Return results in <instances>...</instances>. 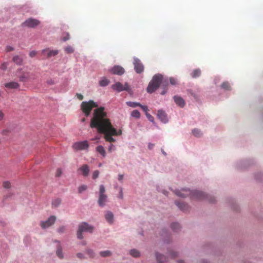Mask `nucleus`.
<instances>
[{
	"instance_id": "nucleus-1",
	"label": "nucleus",
	"mask_w": 263,
	"mask_h": 263,
	"mask_svg": "<svg viewBox=\"0 0 263 263\" xmlns=\"http://www.w3.org/2000/svg\"><path fill=\"white\" fill-rule=\"evenodd\" d=\"M104 107H100L95 109L93 117L91 119L90 126L91 128H97L99 133L104 135L106 141L111 143L116 141L112 137L114 136L122 135V130H117L112 125L110 120L107 117V113L104 111Z\"/></svg>"
},
{
	"instance_id": "nucleus-2",
	"label": "nucleus",
	"mask_w": 263,
	"mask_h": 263,
	"mask_svg": "<svg viewBox=\"0 0 263 263\" xmlns=\"http://www.w3.org/2000/svg\"><path fill=\"white\" fill-rule=\"evenodd\" d=\"M174 193L176 195L181 197H185L187 196H191L192 199L198 200H202L208 198V196L202 192L191 191L185 189H183L181 190H175Z\"/></svg>"
},
{
	"instance_id": "nucleus-3",
	"label": "nucleus",
	"mask_w": 263,
	"mask_h": 263,
	"mask_svg": "<svg viewBox=\"0 0 263 263\" xmlns=\"http://www.w3.org/2000/svg\"><path fill=\"white\" fill-rule=\"evenodd\" d=\"M161 83H162L163 86L167 85L166 81H163V77L161 74H155L148 85L147 91L150 93L154 92L159 88Z\"/></svg>"
},
{
	"instance_id": "nucleus-4",
	"label": "nucleus",
	"mask_w": 263,
	"mask_h": 263,
	"mask_svg": "<svg viewBox=\"0 0 263 263\" xmlns=\"http://www.w3.org/2000/svg\"><path fill=\"white\" fill-rule=\"evenodd\" d=\"M98 105L93 100L82 102L81 105V108L86 117H88L93 108L98 107Z\"/></svg>"
},
{
	"instance_id": "nucleus-5",
	"label": "nucleus",
	"mask_w": 263,
	"mask_h": 263,
	"mask_svg": "<svg viewBox=\"0 0 263 263\" xmlns=\"http://www.w3.org/2000/svg\"><path fill=\"white\" fill-rule=\"evenodd\" d=\"M93 228L86 222L80 224L77 232V237L79 239H82V233L84 232H92Z\"/></svg>"
},
{
	"instance_id": "nucleus-6",
	"label": "nucleus",
	"mask_w": 263,
	"mask_h": 263,
	"mask_svg": "<svg viewBox=\"0 0 263 263\" xmlns=\"http://www.w3.org/2000/svg\"><path fill=\"white\" fill-rule=\"evenodd\" d=\"M89 147V144L86 140L76 142L72 145V148L76 151H82L87 149Z\"/></svg>"
},
{
	"instance_id": "nucleus-7",
	"label": "nucleus",
	"mask_w": 263,
	"mask_h": 263,
	"mask_svg": "<svg viewBox=\"0 0 263 263\" xmlns=\"http://www.w3.org/2000/svg\"><path fill=\"white\" fill-rule=\"evenodd\" d=\"M111 88L118 92H120L123 90L128 91L130 89L129 86L127 83H125L124 85H123L120 82H116L115 84L111 86Z\"/></svg>"
},
{
	"instance_id": "nucleus-8",
	"label": "nucleus",
	"mask_w": 263,
	"mask_h": 263,
	"mask_svg": "<svg viewBox=\"0 0 263 263\" xmlns=\"http://www.w3.org/2000/svg\"><path fill=\"white\" fill-rule=\"evenodd\" d=\"M40 24V21L36 19L29 18L26 20L23 24L22 25L25 27L29 28H34Z\"/></svg>"
},
{
	"instance_id": "nucleus-9",
	"label": "nucleus",
	"mask_w": 263,
	"mask_h": 263,
	"mask_svg": "<svg viewBox=\"0 0 263 263\" xmlns=\"http://www.w3.org/2000/svg\"><path fill=\"white\" fill-rule=\"evenodd\" d=\"M134 69L137 73H141L144 70V66L141 61L137 58H134Z\"/></svg>"
},
{
	"instance_id": "nucleus-10",
	"label": "nucleus",
	"mask_w": 263,
	"mask_h": 263,
	"mask_svg": "<svg viewBox=\"0 0 263 263\" xmlns=\"http://www.w3.org/2000/svg\"><path fill=\"white\" fill-rule=\"evenodd\" d=\"M77 172L79 174L87 177L89 175L90 168L87 164H83L78 169Z\"/></svg>"
},
{
	"instance_id": "nucleus-11",
	"label": "nucleus",
	"mask_w": 263,
	"mask_h": 263,
	"mask_svg": "<svg viewBox=\"0 0 263 263\" xmlns=\"http://www.w3.org/2000/svg\"><path fill=\"white\" fill-rule=\"evenodd\" d=\"M56 217L54 216H50L48 219L45 221H42L41 223V226L42 228L45 229L52 226L55 222Z\"/></svg>"
},
{
	"instance_id": "nucleus-12",
	"label": "nucleus",
	"mask_w": 263,
	"mask_h": 263,
	"mask_svg": "<svg viewBox=\"0 0 263 263\" xmlns=\"http://www.w3.org/2000/svg\"><path fill=\"white\" fill-rule=\"evenodd\" d=\"M110 71L114 74H117L119 76L122 75L125 72L123 67L118 65L114 66L110 70Z\"/></svg>"
},
{
	"instance_id": "nucleus-13",
	"label": "nucleus",
	"mask_w": 263,
	"mask_h": 263,
	"mask_svg": "<svg viewBox=\"0 0 263 263\" xmlns=\"http://www.w3.org/2000/svg\"><path fill=\"white\" fill-rule=\"evenodd\" d=\"M158 118L163 123H166L168 121L166 114L165 112L162 110H159L157 113Z\"/></svg>"
},
{
	"instance_id": "nucleus-14",
	"label": "nucleus",
	"mask_w": 263,
	"mask_h": 263,
	"mask_svg": "<svg viewBox=\"0 0 263 263\" xmlns=\"http://www.w3.org/2000/svg\"><path fill=\"white\" fill-rule=\"evenodd\" d=\"M174 101L175 103L180 107H183L185 105L184 100L180 97L179 96H174Z\"/></svg>"
},
{
	"instance_id": "nucleus-15",
	"label": "nucleus",
	"mask_w": 263,
	"mask_h": 263,
	"mask_svg": "<svg viewBox=\"0 0 263 263\" xmlns=\"http://www.w3.org/2000/svg\"><path fill=\"white\" fill-rule=\"evenodd\" d=\"M107 200V196L105 194L99 195L98 204L100 206H103Z\"/></svg>"
},
{
	"instance_id": "nucleus-16",
	"label": "nucleus",
	"mask_w": 263,
	"mask_h": 263,
	"mask_svg": "<svg viewBox=\"0 0 263 263\" xmlns=\"http://www.w3.org/2000/svg\"><path fill=\"white\" fill-rule=\"evenodd\" d=\"M23 58L18 55H16L13 57L12 61L17 65H21L23 63Z\"/></svg>"
},
{
	"instance_id": "nucleus-17",
	"label": "nucleus",
	"mask_w": 263,
	"mask_h": 263,
	"mask_svg": "<svg viewBox=\"0 0 263 263\" xmlns=\"http://www.w3.org/2000/svg\"><path fill=\"white\" fill-rule=\"evenodd\" d=\"M5 86L6 88H10V89H15V88H17L19 87V84L17 82H11L6 83L5 84Z\"/></svg>"
},
{
	"instance_id": "nucleus-18",
	"label": "nucleus",
	"mask_w": 263,
	"mask_h": 263,
	"mask_svg": "<svg viewBox=\"0 0 263 263\" xmlns=\"http://www.w3.org/2000/svg\"><path fill=\"white\" fill-rule=\"evenodd\" d=\"M106 220L110 223H112L114 220V215L112 212L108 211L105 214Z\"/></svg>"
},
{
	"instance_id": "nucleus-19",
	"label": "nucleus",
	"mask_w": 263,
	"mask_h": 263,
	"mask_svg": "<svg viewBox=\"0 0 263 263\" xmlns=\"http://www.w3.org/2000/svg\"><path fill=\"white\" fill-rule=\"evenodd\" d=\"M156 259L158 263H164L166 258L164 255L157 253L156 254Z\"/></svg>"
},
{
	"instance_id": "nucleus-20",
	"label": "nucleus",
	"mask_w": 263,
	"mask_h": 263,
	"mask_svg": "<svg viewBox=\"0 0 263 263\" xmlns=\"http://www.w3.org/2000/svg\"><path fill=\"white\" fill-rule=\"evenodd\" d=\"M176 204L182 211H185L188 209L187 205L183 202H176Z\"/></svg>"
},
{
	"instance_id": "nucleus-21",
	"label": "nucleus",
	"mask_w": 263,
	"mask_h": 263,
	"mask_svg": "<svg viewBox=\"0 0 263 263\" xmlns=\"http://www.w3.org/2000/svg\"><path fill=\"white\" fill-rule=\"evenodd\" d=\"M96 151L100 154L103 157L106 156V152L104 148L102 145H99L96 147Z\"/></svg>"
},
{
	"instance_id": "nucleus-22",
	"label": "nucleus",
	"mask_w": 263,
	"mask_h": 263,
	"mask_svg": "<svg viewBox=\"0 0 263 263\" xmlns=\"http://www.w3.org/2000/svg\"><path fill=\"white\" fill-rule=\"evenodd\" d=\"M99 254L101 257H106L110 256L112 254V253L110 251L106 250V251L100 252Z\"/></svg>"
},
{
	"instance_id": "nucleus-23",
	"label": "nucleus",
	"mask_w": 263,
	"mask_h": 263,
	"mask_svg": "<svg viewBox=\"0 0 263 263\" xmlns=\"http://www.w3.org/2000/svg\"><path fill=\"white\" fill-rule=\"evenodd\" d=\"M201 74V70L199 69H196L193 71L191 75L193 78L199 77Z\"/></svg>"
},
{
	"instance_id": "nucleus-24",
	"label": "nucleus",
	"mask_w": 263,
	"mask_h": 263,
	"mask_svg": "<svg viewBox=\"0 0 263 263\" xmlns=\"http://www.w3.org/2000/svg\"><path fill=\"white\" fill-rule=\"evenodd\" d=\"M109 81L105 78L99 81V84L101 86L104 87L108 85Z\"/></svg>"
},
{
	"instance_id": "nucleus-25",
	"label": "nucleus",
	"mask_w": 263,
	"mask_h": 263,
	"mask_svg": "<svg viewBox=\"0 0 263 263\" xmlns=\"http://www.w3.org/2000/svg\"><path fill=\"white\" fill-rule=\"evenodd\" d=\"M130 254L134 257H138L140 255V253L136 249H132L130 251Z\"/></svg>"
},
{
	"instance_id": "nucleus-26",
	"label": "nucleus",
	"mask_w": 263,
	"mask_h": 263,
	"mask_svg": "<svg viewBox=\"0 0 263 263\" xmlns=\"http://www.w3.org/2000/svg\"><path fill=\"white\" fill-rule=\"evenodd\" d=\"M46 52H47L48 57H50L51 56L57 55L58 53V51L57 50H51L49 51H48V50H43V53H45Z\"/></svg>"
},
{
	"instance_id": "nucleus-27",
	"label": "nucleus",
	"mask_w": 263,
	"mask_h": 263,
	"mask_svg": "<svg viewBox=\"0 0 263 263\" xmlns=\"http://www.w3.org/2000/svg\"><path fill=\"white\" fill-rule=\"evenodd\" d=\"M57 255L60 258H63V254L62 253V250L61 246L60 245H59L57 250L56 252Z\"/></svg>"
},
{
	"instance_id": "nucleus-28",
	"label": "nucleus",
	"mask_w": 263,
	"mask_h": 263,
	"mask_svg": "<svg viewBox=\"0 0 263 263\" xmlns=\"http://www.w3.org/2000/svg\"><path fill=\"white\" fill-rule=\"evenodd\" d=\"M126 104H127L128 106H130V107H133V108L136 107H137V106H141V104H140V103H138V102H131V101L127 102H126Z\"/></svg>"
},
{
	"instance_id": "nucleus-29",
	"label": "nucleus",
	"mask_w": 263,
	"mask_h": 263,
	"mask_svg": "<svg viewBox=\"0 0 263 263\" xmlns=\"http://www.w3.org/2000/svg\"><path fill=\"white\" fill-rule=\"evenodd\" d=\"M131 116L134 118L139 119L140 117V113L138 110H134L132 112Z\"/></svg>"
},
{
	"instance_id": "nucleus-30",
	"label": "nucleus",
	"mask_w": 263,
	"mask_h": 263,
	"mask_svg": "<svg viewBox=\"0 0 263 263\" xmlns=\"http://www.w3.org/2000/svg\"><path fill=\"white\" fill-rule=\"evenodd\" d=\"M171 228L173 231L177 232L180 229V227L178 223L174 222L171 224Z\"/></svg>"
},
{
	"instance_id": "nucleus-31",
	"label": "nucleus",
	"mask_w": 263,
	"mask_h": 263,
	"mask_svg": "<svg viewBox=\"0 0 263 263\" xmlns=\"http://www.w3.org/2000/svg\"><path fill=\"white\" fill-rule=\"evenodd\" d=\"M3 186L5 189H9L11 187V183L9 181H5L3 183Z\"/></svg>"
},
{
	"instance_id": "nucleus-32",
	"label": "nucleus",
	"mask_w": 263,
	"mask_h": 263,
	"mask_svg": "<svg viewBox=\"0 0 263 263\" xmlns=\"http://www.w3.org/2000/svg\"><path fill=\"white\" fill-rule=\"evenodd\" d=\"M61 202V199L59 198H57L52 201V206H53L54 207H57L58 206H59Z\"/></svg>"
},
{
	"instance_id": "nucleus-33",
	"label": "nucleus",
	"mask_w": 263,
	"mask_h": 263,
	"mask_svg": "<svg viewBox=\"0 0 263 263\" xmlns=\"http://www.w3.org/2000/svg\"><path fill=\"white\" fill-rule=\"evenodd\" d=\"M221 87L222 88L225 89V90H230V84L227 82H223L221 85Z\"/></svg>"
},
{
	"instance_id": "nucleus-34",
	"label": "nucleus",
	"mask_w": 263,
	"mask_h": 263,
	"mask_svg": "<svg viewBox=\"0 0 263 263\" xmlns=\"http://www.w3.org/2000/svg\"><path fill=\"white\" fill-rule=\"evenodd\" d=\"M192 133L195 137H199L201 135V131L198 129H194Z\"/></svg>"
},
{
	"instance_id": "nucleus-35",
	"label": "nucleus",
	"mask_w": 263,
	"mask_h": 263,
	"mask_svg": "<svg viewBox=\"0 0 263 263\" xmlns=\"http://www.w3.org/2000/svg\"><path fill=\"white\" fill-rule=\"evenodd\" d=\"M99 174H100V172L98 170H96V171H93L92 173V179H97L99 177Z\"/></svg>"
},
{
	"instance_id": "nucleus-36",
	"label": "nucleus",
	"mask_w": 263,
	"mask_h": 263,
	"mask_svg": "<svg viewBox=\"0 0 263 263\" xmlns=\"http://www.w3.org/2000/svg\"><path fill=\"white\" fill-rule=\"evenodd\" d=\"M86 189L87 186L86 185H82L78 189L79 193H81L83 191H85Z\"/></svg>"
},
{
	"instance_id": "nucleus-37",
	"label": "nucleus",
	"mask_w": 263,
	"mask_h": 263,
	"mask_svg": "<svg viewBox=\"0 0 263 263\" xmlns=\"http://www.w3.org/2000/svg\"><path fill=\"white\" fill-rule=\"evenodd\" d=\"M105 189L104 185H100L99 195L105 194Z\"/></svg>"
},
{
	"instance_id": "nucleus-38",
	"label": "nucleus",
	"mask_w": 263,
	"mask_h": 263,
	"mask_svg": "<svg viewBox=\"0 0 263 263\" xmlns=\"http://www.w3.org/2000/svg\"><path fill=\"white\" fill-rule=\"evenodd\" d=\"M7 66H8V63L7 62H4L3 63L1 66H0V68L3 70H6V69L7 68Z\"/></svg>"
},
{
	"instance_id": "nucleus-39",
	"label": "nucleus",
	"mask_w": 263,
	"mask_h": 263,
	"mask_svg": "<svg viewBox=\"0 0 263 263\" xmlns=\"http://www.w3.org/2000/svg\"><path fill=\"white\" fill-rule=\"evenodd\" d=\"M65 51L68 53H70L73 52V49L71 46H68L65 49Z\"/></svg>"
},
{
	"instance_id": "nucleus-40",
	"label": "nucleus",
	"mask_w": 263,
	"mask_h": 263,
	"mask_svg": "<svg viewBox=\"0 0 263 263\" xmlns=\"http://www.w3.org/2000/svg\"><path fill=\"white\" fill-rule=\"evenodd\" d=\"M86 253L90 257H93L95 256V253L92 250H87Z\"/></svg>"
},
{
	"instance_id": "nucleus-41",
	"label": "nucleus",
	"mask_w": 263,
	"mask_h": 263,
	"mask_svg": "<svg viewBox=\"0 0 263 263\" xmlns=\"http://www.w3.org/2000/svg\"><path fill=\"white\" fill-rule=\"evenodd\" d=\"M145 115L146 116L147 118L148 119V120L149 121H151L152 122H154V117L152 115H151L148 112H146V114Z\"/></svg>"
},
{
	"instance_id": "nucleus-42",
	"label": "nucleus",
	"mask_w": 263,
	"mask_h": 263,
	"mask_svg": "<svg viewBox=\"0 0 263 263\" xmlns=\"http://www.w3.org/2000/svg\"><path fill=\"white\" fill-rule=\"evenodd\" d=\"M62 174V169H61L60 168H58L55 172V176L59 177L61 176Z\"/></svg>"
},
{
	"instance_id": "nucleus-43",
	"label": "nucleus",
	"mask_w": 263,
	"mask_h": 263,
	"mask_svg": "<svg viewBox=\"0 0 263 263\" xmlns=\"http://www.w3.org/2000/svg\"><path fill=\"white\" fill-rule=\"evenodd\" d=\"M65 231V227L64 226L60 227L58 230V232L60 233H62L64 232Z\"/></svg>"
},
{
	"instance_id": "nucleus-44",
	"label": "nucleus",
	"mask_w": 263,
	"mask_h": 263,
	"mask_svg": "<svg viewBox=\"0 0 263 263\" xmlns=\"http://www.w3.org/2000/svg\"><path fill=\"white\" fill-rule=\"evenodd\" d=\"M14 50L13 47L10 46H7L6 47L5 51L6 52H10Z\"/></svg>"
},
{
	"instance_id": "nucleus-45",
	"label": "nucleus",
	"mask_w": 263,
	"mask_h": 263,
	"mask_svg": "<svg viewBox=\"0 0 263 263\" xmlns=\"http://www.w3.org/2000/svg\"><path fill=\"white\" fill-rule=\"evenodd\" d=\"M139 107H140L142 108V109L144 112H145V114H146V112H147L148 108H147V106H146V105H142L141 104V106H140Z\"/></svg>"
},
{
	"instance_id": "nucleus-46",
	"label": "nucleus",
	"mask_w": 263,
	"mask_h": 263,
	"mask_svg": "<svg viewBox=\"0 0 263 263\" xmlns=\"http://www.w3.org/2000/svg\"><path fill=\"white\" fill-rule=\"evenodd\" d=\"M170 82L172 85H176L177 84L176 80L173 78H170Z\"/></svg>"
},
{
	"instance_id": "nucleus-47",
	"label": "nucleus",
	"mask_w": 263,
	"mask_h": 263,
	"mask_svg": "<svg viewBox=\"0 0 263 263\" xmlns=\"http://www.w3.org/2000/svg\"><path fill=\"white\" fill-rule=\"evenodd\" d=\"M115 149V146L112 144H110L108 148V151L109 152H111L112 151Z\"/></svg>"
},
{
	"instance_id": "nucleus-48",
	"label": "nucleus",
	"mask_w": 263,
	"mask_h": 263,
	"mask_svg": "<svg viewBox=\"0 0 263 263\" xmlns=\"http://www.w3.org/2000/svg\"><path fill=\"white\" fill-rule=\"evenodd\" d=\"M76 96L79 100H82L83 99V96L80 93H77Z\"/></svg>"
},
{
	"instance_id": "nucleus-49",
	"label": "nucleus",
	"mask_w": 263,
	"mask_h": 263,
	"mask_svg": "<svg viewBox=\"0 0 263 263\" xmlns=\"http://www.w3.org/2000/svg\"><path fill=\"white\" fill-rule=\"evenodd\" d=\"M36 55V52L35 51H32L29 53V55L30 57L32 58Z\"/></svg>"
},
{
	"instance_id": "nucleus-50",
	"label": "nucleus",
	"mask_w": 263,
	"mask_h": 263,
	"mask_svg": "<svg viewBox=\"0 0 263 263\" xmlns=\"http://www.w3.org/2000/svg\"><path fill=\"white\" fill-rule=\"evenodd\" d=\"M4 113L0 110V121L2 120L4 118Z\"/></svg>"
},
{
	"instance_id": "nucleus-51",
	"label": "nucleus",
	"mask_w": 263,
	"mask_h": 263,
	"mask_svg": "<svg viewBox=\"0 0 263 263\" xmlns=\"http://www.w3.org/2000/svg\"><path fill=\"white\" fill-rule=\"evenodd\" d=\"M47 83L49 85H53L54 84V81L52 80H48Z\"/></svg>"
},
{
	"instance_id": "nucleus-52",
	"label": "nucleus",
	"mask_w": 263,
	"mask_h": 263,
	"mask_svg": "<svg viewBox=\"0 0 263 263\" xmlns=\"http://www.w3.org/2000/svg\"><path fill=\"white\" fill-rule=\"evenodd\" d=\"M77 256L80 258H82L83 257V255L81 253H78L77 254Z\"/></svg>"
},
{
	"instance_id": "nucleus-53",
	"label": "nucleus",
	"mask_w": 263,
	"mask_h": 263,
	"mask_svg": "<svg viewBox=\"0 0 263 263\" xmlns=\"http://www.w3.org/2000/svg\"><path fill=\"white\" fill-rule=\"evenodd\" d=\"M123 178V175H119L118 176V179H119V181L122 180Z\"/></svg>"
},
{
	"instance_id": "nucleus-54",
	"label": "nucleus",
	"mask_w": 263,
	"mask_h": 263,
	"mask_svg": "<svg viewBox=\"0 0 263 263\" xmlns=\"http://www.w3.org/2000/svg\"><path fill=\"white\" fill-rule=\"evenodd\" d=\"M154 146V144L149 143L148 144V146L149 149H151L153 148Z\"/></svg>"
},
{
	"instance_id": "nucleus-55",
	"label": "nucleus",
	"mask_w": 263,
	"mask_h": 263,
	"mask_svg": "<svg viewBox=\"0 0 263 263\" xmlns=\"http://www.w3.org/2000/svg\"><path fill=\"white\" fill-rule=\"evenodd\" d=\"M69 34H67V35L66 36L64 37L63 40L65 41L68 40L69 39Z\"/></svg>"
},
{
	"instance_id": "nucleus-56",
	"label": "nucleus",
	"mask_w": 263,
	"mask_h": 263,
	"mask_svg": "<svg viewBox=\"0 0 263 263\" xmlns=\"http://www.w3.org/2000/svg\"><path fill=\"white\" fill-rule=\"evenodd\" d=\"M170 255L172 257H175L177 256V254L176 253H172L170 254Z\"/></svg>"
},
{
	"instance_id": "nucleus-57",
	"label": "nucleus",
	"mask_w": 263,
	"mask_h": 263,
	"mask_svg": "<svg viewBox=\"0 0 263 263\" xmlns=\"http://www.w3.org/2000/svg\"><path fill=\"white\" fill-rule=\"evenodd\" d=\"M8 131L7 130H3L2 131V134L3 135H6V134L7 133Z\"/></svg>"
},
{
	"instance_id": "nucleus-58",
	"label": "nucleus",
	"mask_w": 263,
	"mask_h": 263,
	"mask_svg": "<svg viewBox=\"0 0 263 263\" xmlns=\"http://www.w3.org/2000/svg\"><path fill=\"white\" fill-rule=\"evenodd\" d=\"M166 92V90H163L161 92V95H164Z\"/></svg>"
},
{
	"instance_id": "nucleus-59",
	"label": "nucleus",
	"mask_w": 263,
	"mask_h": 263,
	"mask_svg": "<svg viewBox=\"0 0 263 263\" xmlns=\"http://www.w3.org/2000/svg\"><path fill=\"white\" fill-rule=\"evenodd\" d=\"M20 81H24V77L20 78Z\"/></svg>"
},
{
	"instance_id": "nucleus-60",
	"label": "nucleus",
	"mask_w": 263,
	"mask_h": 263,
	"mask_svg": "<svg viewBox=\"0 0 263 263\" xmlns=\"http://www.w3.org/2000/svg\"><path fill=\"white\" fill-rule=\"evenodd\" d=\"M178 263H184V261L183 260H180L178 261Z\"/></svg>"
},
{
	"instance_id": "nucleus-61",
	"label": "nucleus",
	"mask_w": 263,
	"mask_h": 263,
	"mask_svg": "<svg viewBox=\"0 0 263 263\" xmlns=\"http://www.w3.org/2000/svg\"><path fill=\"white\" fill-rule=\"evenodd\" d=\"M82 245H86V242H83Z\"/></svg>"
},
{
	"instance_id": "nucleus-62",
	"label": "nucleus",
	"mask_w": 263,
	"mask_h": 263,
	"mask_svg": "<svg viewBox=\"0 0 263 263\" xmlns=\"http://www.w3.org/2000/svg\"><path fill=\"white\" fill-rule=\"evenodd\" d=\"M210 201L211 202H213L214 201V200H210Z\"/></svg>"
},
{
	"instance_id": "nucleus-63",
	"label": "nucleus",
	"mask_w": 263,
	"mask_h": 263,
	"mask_svg": "<svg viewBox=\"0 0 263 263\" xmlns=\"http://www.w3.org/2000/svg\"><path fill=\"white\" fill-rule=\"evenodd\" d=\"M85 119L84 118L82 119V121H83V122H84V121H85Z\"/></svg>"
},
{
	"instance_id": "nucleus-64",
	"label": "nucleus",
	"mask_w": 263,
	"mask_h": 263,
	"mask_svg": "<svg viewBox=\"0 0 263 263\" xmlns=\"http://www.w3.org/2000/svg\"><path fill=\"white\" fill-rule=\"evenodd\" d=\"M101 165H101V163H100V164H99V166H101Z\"/></svg>"
}]
</instances>
